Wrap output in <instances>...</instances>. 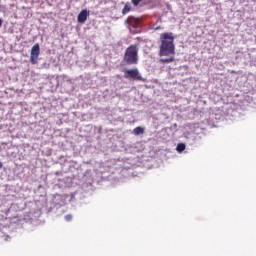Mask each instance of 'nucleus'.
Wrapping results in <instances>:
<instances>
[{
    "instance_id": "12",
    "label": "nucleus",
    "mask_w": 256,
    "mask_h": 256,
    "mask_svg": "<svg viewBox=\"0 0 256 256\" xmlns=\"http://www.w3.org/2000/svg\"><path fill=\"white\" fill-rule=\"evenodd\" d=\"M0 169H3V163L0 161Z\"/></svg>"
},
{
    "instance_id": "3",
    "label": "nucleus",
    "mask_w": 256,
    "mask_h": 256,
    "mask_svg": "<svg viewBox=\"0 0 256 256\" xmlns=\"http://www.w3.org/2000/svg\"><path fill=\"white\" fill-rule=\"evenodd\" d=\"M125 79H129L132 81H143V76L139 73V69H126L123 71Z\"/></svg>"
},
{
    "instance_id": "5",
    "label": "nucleus",
    "mask_w": 256,
    "mask_h": 256,
    "mask_svg": "<svg viewBox=\"0 0 256 256\" xmlns=\"http://www.w3.org/2000/svg\"><path fill=\"white\" fill-rule=\"evenodd\" d=\"M40 53H41V49L39 47V43L34 44L30 52V63L32 65H37V59H39Z\"/></svg>"
},
{
    "instance_id": "1",
    "label": "nucleus",
    "mask_w": 256,
    "mask_h": 256,
    "mask_svg": "<svg viewBox=\"0 0 256 256\" xmlns=\"http://www.w3.org/2000/svg\"><path fill=\"white\" fill-rule=\"evenodd\" d=\"M160 50L159 57H168L161 58L160 63H173L175 61V38L173 37V33L165 32L160 35Z\"/></svg>"
},
{
    "instance_id": "7",
    "label": "nucleus",
    "mask_w": 256,
    "mask_h": 256,
    "mask_svg": "<svg viewBox=\"0 0 256 256\" xmlns=\"http://www.w3.org/2000/svg\"><path fill=\"white\" fill-rule=\"evenodd\" d=\"M133 133L134 135H143V133H145V128L138 126L133 129Z\"/></svg>"
},
{
    "instance_id": "4",
    "label": "nucleus",
    "mask_w": 256,
    "mask_h": 256,
    "mask_svg": "<svg viewBox=\"0 0 256 256\" xmlns=\"http://www.w3.org/2000/svg\"><path fill=\"white\" fill-rule=\"evenodd\" d=\"M140 23H141V20L133 16H129L126 19L127 27L130 33H132L133 35H135V33H139V30L137 28L139 27Z\"/></svg>"
},
{
    "instance_id": "2",
    "label": "nucleus",
    "mask_w": 256,
    "mask_h": 256,
    "mask_svg": "<svg viewBox=\"0 0 256 256\" xmlns=\"http://www.w3.org/2000/svg\"><path fill=\"white\" fill-rule=\"evenodd\" d=\"M123 61L126 65H137L139 63V48H137V45H130L126 49Z\"/></svg>"
},
{
    "instance_id": "8",
    "label": "nucleus",
    "mask_w": 256,
    "mask_h": 256,
    "mask_svg": "<svg viewBox=\"0 0 256 256\" xmlns=\"http://www.w3.org/2000/svg\"><path fill=\"white\" fill-rule=\"evenodd\" d=\"M185 149H186V146L184 143H179L176 147V151H178V153H183Z\"/></svg>"
},
{
    "instance_id": "9",
    "label": "nucleus",
    "mask_w": 256,
    "mask_h": 256,
    "mask_svg": "<svg viewBox=\"0 0 256 256\" xmlns=\"http://www.w3.org/2000/svg\"><path fill=\"white\" fill-rule=\"evenodd\" d=\"M131 11V4H126L124 8L122 9V15H127Z\"/></svg>"
},
{
    "instance_id": "6",
    "label": "nucleus",
    "mask_w": 256,
    "mask_h": 256,
    "mask_svg": "<svg viewBox=\"0 0 256 256\" xmlns=\"http://www.w3.org/2000/svg\"><path fill=\"white\" fill-rule=\"evenodd\" d=\"M87 17H89V12H87V10H82L78 14V23H85L87 21Z\"/></svg>"
},
{
    "instance_id": "11",
    "label": "nucleus",
    "mask_w": 256,
    "mask_h": 256,
    "mask_svg": "<svg viewBox=\"0 0 256 256\" xmlns=\"http://www.w3.org/2000/svg\"><path fill=\"white\" fill-rule=\"evenodd\" d=\"M71 219H73V216L71 214L65 216L66 221H71Z\"/></svg>"
},
{
    "instance_id": "10",
    "label": "nucleus",
    "mask_w": 256,
    "mask_h": 256,
    "mask_svg": "<svg viewBox=\"0 0 256 256\" xmlns=\"http://www.w3.org/2000/svg\"><path fill=\"white\" fill-rule=\"evenodd\" d=\"M143 0H132V4L134 5V7H137V5H139V3H141Z\"/></svg>"
}]
</instances>
